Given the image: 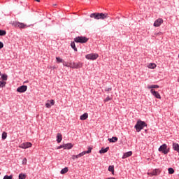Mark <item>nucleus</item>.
<instances>
[{
    "label": "nucleus",
    "mask_w": 179,
    "mask_h": 179,
    "mask_svg": "<svg viewBox=\"0 0 179 179\" xmlns=\"http://www.w3.org/2000/svg\"><path fill=\"white\" fill-rule=\"evenodd\" d=\"M86 59H91V61H94L99 58V54L97 53H91L85 55Z\"/></svg>",
    "instance_id": "423d86ee"
},
{
    "label": "nucleus",
    "mask_w": 179,
    "mask_h": 179,
    "mask_svg": "<svg viewBox=\"0 0 179 179\" xmlns=\"http://www.w3.org/2000/svg\"><path fill=\"white\" fill-rule=\"evenodd\" d=\"M54 6H57V4H54Z\"/></svg>",
    "instance_id": "37998d69"
},
{
    "label": "nucleus",
    "mask_w": 179,
    "mask_h": 179,
    "mask_svg": "<svg viewBox=\"0 0 179 179\" xmlns=\"http://www.w3.org/2000/svg\"><path fill=\"white\" fill-rule=\"evenodd\" d=\"M35 1H36V2H40V0H35Z\"/></svg>",
    "instance_id": "79ce46f5"
},
{
    "label": "nucleus",
    "mask_w": 179,
    "mask_h": 179,
    "mask_svg": "<svg viewBox=\"0 0 179 179\" xmlns=\"http://www.w3.org/2000/svg\"><path fill=\"white\" fill-rule=\"evenodd\" d=\"M148 89H159V85H148Z\"/></svg>",
    "instance_id": "b1692460"
},
{
    "label": "nucleus",
    "mask_w": 179,
    "mask_h": 179,
    "mask_svg": "<svg viewBox=\"0 0 179 179\" xmlns=\"http://www.w3.org/2000/svg\"><path fill=\"white\" fill-rule=\"evenodd\" d=\"M5 86H6V81L0 78V87H5Z\"/></svg>",
    "instance_id": "412c9836"
},
{
    "label": "nucleus",
    "mask_w": 179,
    "mask_h": 179,
    "mask_svg": "<svg viewBox=\"0 0 179 179\" xmlns=\"http://www.w3.org/2000/svg\"><path fill=\"white\" fill-rule=\"evenodd\" d=\"M159 152H162V153H164V155H167L169 152H170V149L167 148V144H163L161 145L159 149Z\"/></svg>",
    "instance_id": "39448f33"
},
{
    "label": "nucleus",
    "mask_w": 179,
    "mask_h": 179,
    "mask_svg": "<svg viewBox=\"0 0 179 179\" xmlns=\"http://www.w3.org/2000/svg\"><path fill=\"white\" fill-rule=\"evenodd\" d=\"M129 156H132V151H129L124 153L122 157V159H127V157H129Z\"/></svg>",
    "instance_id": "2eb2a0df"
},
{
    "label": "nucleus",
    "mask_w": 179,
    "mask_h": 179,
    "mask_svg": "<svg viewBox=\"0 0 179 179\" xmlns=\"http://www.w3.org/2000/svg\"><path fill=\"white\" fill-rule=\"evenodd\" d=\"M83 66V63L79 62L78 63L76 62H70L69 63V68H71L72 69H79V68H82Z\"/></svg>",
    "instance_id": "20e7f679"
},
{
    "label": "nucleus",
    "mask_w": 179,
    "mask_h": 179,
    "mask_svg": "<svg viewBox=\"0 0 179 179\" xmlns=\"http://www.w3.org/2000/svg\"><path fill=\"white\" fill-rule=\"evenodd\" d=\"M72 159L75 160V159H78V157H76V155H73Z\"/></svg>",
    "instance_id": "a19ab883"
},
{
    "label": "nucleus",
    "mask_w": 179,
    "mask_h": 179,
    "mask_svg": "<svg viewBox=\"0 0 179 179\" xmlns=\"http://www.w3.org/2000/svg\"><path fill=\"white\" fill-rule=\"evenodd\" d=\"M92 152V148H88V150L87 151H83L80 152V154L76 155L77 159H79V157H82V156H85L86 154H89Z\"/></svg>",
    "instance_id": "6e6552de"
},
{
    "label": "nucleus",
    "mask_w": 179,
    "mask_h": 179,
    "mask_svg": "<svg viewBox=\"0 0 179 179\" xmlns=\"http://www.w3.org/2000/svg\"><path fill=\"white\" fill-rule=\"evenodd\" d=\"M19 179H26V174L24 173H20L18 176Z\"/></svg>",
    "instance_id": "c85d7f7f"
},
{
    "label": "nucleus",
    "mask_w": 179,
    "mask_h": 179,
    "mask_svg": "<svg viewBox=\"0 0 179 179\" xmlns=\"http://www.w3.org/2000/svg\"><path fill=\"white\" fill-rule=\"evenodd\" d=\"M71 47L74 50V51H78V48H76V45H75V42L71 43Z\"/></svg>",
    "instance_id": "bb28decb"
},
{
    "label": "nucleus",
    "mask_w": 179,
    "mask_h": 179,
    "mask_svg": "<svg viewBox=\"0 0 179 179\" xmlns=\"http://www.w3.org/2000/svg\"><path fill=\"white\" fill-rule=\"evenodd\" d=\"M87 118H89V114H87V113L83 114L80 117V120H81V121H85V120H87Z\"/></svg>",
    "instance_id": "4468645a"
},
{
    "label": "nucleus",
    "mask_w": 179,
    "mask_h": 179,
    "mask_svg": "<svg viewBox=\"0 0 179 179\" xmlns=\"http://www.w3.org/2000/svg\"><path fill=\"white\" fill-rule=\"evenodd\" d=\"M62 141V134L59 133L57 135V143H61Z\"/></svg>",
    "instance_id": "f3484780"
},
{
    "label": "nucleus",
    "mask_w": 179,
    "mask_h": 179,
    "mask_svg": "<svg viewBox=\"0 0 179 179\" xmlns=\"http://www.w3.org/2000/svg\"><path fill=\"white\" fill-rule=\"evenodd\" d=\"M0 76H1V71H0Z\"/></svg>",
    "instance_id": "a18cd8bd"
},
{
    "label": "nucleus",
    "mask_w": 179,
    "mask_h": 179,
    "mask_svg": "<svg viewBox=\"0 0 179 179\" xmlns=\"http://www.w3.org/2000/svg\"><path fill=\"white\" fill-rule=\"evenodd\" d=\"M22 164H27V159L24 158L22 160Z\"/></svg>",
    "instance_id": "e433bc0d"
},
{
    "label": "nucleus",
    "mask_w": 179,
    "mask_h": 179,
    "mask_svg": "<svg viewBox=\"0 0 179 179\" xmlns=\"http://www.w3.org/2000/svg\"><path fill=\"white\" fill-rule=\"evenodd\" d=\"M1 138H2L3 141H5V139H6V138H8V134L6 132L3 131L2 133Z\"/></svg>",
    "instance_id": "cd10ccee"
},
{
    "label": "nucleus",
    "mask_w": 179,
    "mask_h": 179,
    "mask_svg": "<svg viewBox=\"0 0 179 179\" xmlns=\"http://www.w3.org/2000/svg\"><path fill=\"white\" fill-rule=\"evenodd\" d=\"M108 149H110V147H106V148H102L100 150L99 153L101 154L107 153V152H108Z\"/></svg>",
    "instance_id": "a211bd4d"
},
{
    "label": "nucleus",
    "mask_w": 179,
    "mask_h": 179,
    "mask_svg": "<svg viewBox=\"0 0 179 179\" xmlns=\"http://www.w3.org/2000/svg\"><path fill=\"white\" fill-rule=\"evenodd\" d=\"M57 62H64V60L61 57H56Z\"/></svg>",
    "instance_id": "72a5a7b5"
},
{
    "label": "nucleus",
    "mask_w": 179,
    "mask_h": 179,
    "mask_svg": "<svg viewBox=\"0 0 179 179\" xmlns=\"http://www.w3.org/2000/svg\"><path fill=\"white\" fill-rule=\"evenodd\" d=\"M172 146H173V150H175V152H178V155H179V145H178V143H173Z\"/></svg>",
    "instance_id": "ddd939ff"
},
{
    "label": "nucleus",
    "mask_w": 179,
    "mask_h": 179,
    "mask_svg": "<svg viewBox=\"0 0 179 179\" xmlns=\"http://www.w3.org/2000/svg\"><path fill=\"white\" fill-rule=\"evenodd\" d=\"M108 141L111 143H115V142H117V141H118V138H117V137H112L111 138H108Z\"/></svg>",
    "instance_id": "aec40b11"
},
{
    "label": "nucleus",
    "mask_w": 179,
    "mask_h": 179,
    "mask_svg": "<svg viewBox=\"0 0 179 179\" xmlns=\"http://www.w3.org/2000/svg\"><path fill=\"white\" fill-rule=\"evenodd\" d=\"M0 79H1V80H4V81L6 82V80H8V74H2V73H1Z\"/></svg>",
    "instance_id": "6ab92c4d"
},
{
    "label": "nucleus",
    "mask_w": 179,
    "mask_h": 179,
    "mask_svg": "<svg viewBox=\"0 0 179 179\" xmlns=\"http://www.w3.org/2000/svg\"><path fill=\"white\" fill-rule=\"evenodd\" d=\"M54 104H55V101H54V99L48 100L45 103V107L46 108H51V106H54Z\"/></svg>",
    "instance_id": "9b49d317"
},
{
    "label": "nucleus",
    "mask_w": 179,
    "mask_h": 179,
    "mask_svg": "<svg viewBox=\"0 0 179 179\" xmlns=\"http://www.w3.org/2000/svg\"><path fill=\"white\" fill-rule=\"evenodd\" d=\"M178 82H179V78H178Z\"/></svg>",
    "instance_id": "c03bdc74"
},
{
    "label": "nucleus",
    "mask_w": 179,
    "mask_h": 179,
    "mask_svg": "<svg viewBox=\"0 0 179 179\" xmlns=\"http://www.w3.org/2000/svg\"><path fill=\"white\" fill-rule=\"evenodd\" d=\"M110 100H111V98H110V96H107V97L105 99L104 101H105V102H107V101H110Z\"/></svg>",
    "instance_id": "4c0bfd02"
},
{
    "label": "nucleus",
    "mask_w": 179,
    "mask_h": 179,
    "mask_svg": "<svg viewBox=\"0 0 179 179\" xmlns=\"http://www.w3.org/2000/svg\"><path fill=\"white\" fill-rule=\"evenodd\" d=\"M3 48V43H2L1 41H0V50Z\"/></svg>",
    "instance_id": "58836bf2"
},
{
    "label": "nucleus",
    "mask_w": 179,
    "mask_h": 179,
    "mask_svg": "<svg viewBox=\"0 0 179 179\" xmlns=\"http://www.w3.org/2000/svg\"><path fill=\"white\" fill-rule=\"evenodd\" d=\"M162 23H163V19L159 18L155 21L154 27H160V26L162 25Z\"/></svg>",
    "instance_id": "1a4fd4ad"
},
{
    "label": "nucleus",
    "mask_w": 179,
    "mask_h": 179,
    "mask_svg": "<svg viewBox=\"0 0 179 179\" xmlns=\"http://www.w3.org/2000/svg\"><path fill=\"white\" fill-rule=\"evenodd\" d=\"M0 36H6V31L0 29Z\"/></svg>",
    "instance_id": "7c9ffc66"
},
{
    "label": "nucleus",
    "mask_w": 179,
    "mask_h": 179,
    "mask_svg": "<svg viewBox=\"0 0 179 179\" xmlns=\"http://www.w3.org/2000/svg\"><path fill=\"white\" fill-rule=\"evenodd\" d=\"M63 66H66V68H69V64H68L67 62H63Z\"/></svg>",
    "instance_id": "f704fd0d"
},
{
    "label": "nucleus",
    "mask_w": 179,
    "mask_h": 179,
    "mask_svg": "<svg viewBox=\"0 0 179 179\" xmlns=\"http://www.w3.org/2000/svg\"><path fill=\"white\" fill-rule=\"evenodd\" d=\"M15 26H17V27H20V29H24V27H26V24L22 22H16Z\"/></svg>",
    "instance_id": "dca6fc26"
},
{
    "label": "nucleus",
    "mask_w": 179,
    "mask_h": 179,
    "mask_svg": "<svg viewBox=\"0 0 179 179\" xmlns=\"http://www.w3.org/2000/svg\"><path fill=\"white\" fill-rule=\"evenodd\" d=\"M108 171H111V173H113V174H114V166H109Z\"/></svg>",
    "instance_id": "c756f323"
},
{
    "label": "nucleus",
    "mask_w": 179,
    "mask_h": 179,
    "mask_svg": "<svg viewBox=\"0 0 179 179\" xmlns=\"http://www.w3.org/2000/svg\"><path fill=\"white\" fill-rule=\"evenodd\" d=\"M0 175H1V172H0Z\"/></svg>",
    "instance_id": "49530a36"
},
{
    "label": "nucleus",
    "mask_w": 179,
    "mask_h": 179,
    "mask_svg": "<svg viewBox=\"0 0 179 179\" xmlns=\"http://www.w3.org/2000/svg\"><path fill=\"white\" fill-rule=\"evenodd\" d=\"M62 148H65V145H62L57 148V149H62Z\"/></svg>",
    "instance_id": "ea45409f"
},
{
    "label": "nucleus",
    "mask_w": 179,
    "mask_h": 179,
    "mask_svg": "<svg viewBox=\"0 0 179 179\" xmlns=\"http://www.w3.org/2000/svg\"><path fill=\"white\" fill-rule=\"evenodd\" d=\"M68 167L62 169L60 171V174H66V173H68Z\"/></svg>",
    "instance_id": "393cba45"
},
{
    "label": "nucleus",
    "mask_w": 179,
    "mask_h": 179,
    "mask_svg": "<svg viewBox=\"0 0 179 179\" xmlns=\"http://www.w3.org/2000/svg\"><path fill=\"white\" fill-rule=\"evenodd\" d=\"M148 68H149L150 69H155V68H156V64L150 63L148 66Z\"/></svg>",
    "instance_id": "4be33fe9"
},
{
    "label": "nucleus",
    "mask_w": 179,
    "mask_h": 179,
    "mask_svg": "<svg viewBox=\"0 0 179 179\" xmlns=\"http://www.w3.org/2000/svg\"><path fill=\"white\" fill-rule=\"evenodd\" d=\"M145 127H148L146 122L142 120H138L137 121L136 125L134 126V128L136 132H141V131H142V129H143Z\"/></svg>",
    "instance_id": "f03ea898"
},
{
    "label": "nucleus",
    "mask_w": 179,
    "mask_h": 179,
    "mask_svg": "<svg viewBox=\"0 0 179 179\" xmlns=\"http://www.w3.org/2000/svg\"><path fill=\"white\" fill-rule=\"evenodd\" d=\"M150 176H157L159 174V169H155L150 173Z\"/></svg>",
    "instance_id": "a878e982"
},
{
    "label": "nucleus",
    "mask_w": 179,
    "mask_h": 179,
    "mask_svg": "<svg viewBox=\"0 0 179 179\" xmlns=\"http://www.w3.org/2000/svg\"><path fill=\"white\" fill-rule=\"evenodd\" d=\"M32 144L30 142L23 143L19 147L21 149H29V148H31Z\"/></svg>",
    "instance_id": "0eeeda50"
},
{
    "label": "nucleus",
    "mask_w": 179,
    "mask_h": 179,
    "mask_svg": "<svg viewBox=\"0 0 179 179\" xmlns=\"http://www.w3.org/2000/svg\"><path fill=\"white\" fill-rule=\"evenodd\" d=\"M13 176H12V175H10V176L6 175V176H4L3 179H13Z\"/></svg>",
    "instance_id": "473e14b6"
},
{
    "label": "nucleus",
    "mask_w": 179,
    "mask_h": 179,
    "mask_svg": "<svg viewBox=\"0 0 179 179\" xmlns=\"http://www.w3.org/2000/svg\"><path fill=\"white\" fill-rule=\"evenodd\" d=\"M75 43H80L81 44H84L85 43H87L89 41V38H86V36H77L74 38Z\"/></svg>",
    "instance_id": "7ed1b4c3"
},
{
    "label": "nucleus",
    "mask_w": 179,
    "mask_h": 179,
    "mask_svg": "<svg viewBox=\"0 0 179 179\" xmlns=\"http://www.w3.org/2000/svg\"><path fill=\"white\" fill-rule=\"evenodd\" d=\"M73 147L72 143L64 144V149H72Z\"/></svg>",
    "instance_id": "5701e85b"
},
{
    "label": "nucleus",
    "mask_w": 179,
    "mask_h": 179,
    "mask_svg": "<svg viewBox=\"0 0 179 179\" xmlns=\"http://www.w3.org/2000/svg\"><path fill=\"white\" fill-rule=\"evenodd\" d=\"M90 17L96 19V20H99V19L104 20V19H107L108 17V13H93L90 14Z\"/></svg>",
    "instance_id": "f257e3e1"
},
{
    "label": "nucleus",
    "mask_w": 179,
    "mask_h": 179,
    "mask_svg": "<svg viewBox=\"0 0 179 179\" xmlns=\"http://www.w3.org/2000/svg\"><path fill=\"white\" fill-rule=\"evenodd\" d=\"M27 90V85H22L17 89L18 93H24Z\"/></svg>",
    "instance_id": "9d476101"
},
{
    "label": "nucleus",
    "mask_w": 179,
    "mask_h": 179,
    "mask_svg": "<svg viewBox=\"0 0 179 179\" xmlns=\"http://www.w3.org/2000/svg\"><path fill=\"white\" fill-rule=\"evenodd\" d=\"M150 93L152 94V96H155L156 99H162L160 94L157 91H155L154 89L150 90Z\"/></svg>",
    "instance_id": "f8f14e48"
},
{
    "label": "nucleus",
    "mask_w": 179,
    "mask_h": 179,
    "mask_svg": "<svg viewBox=\"0 0 179 179\" xmlns=\"http://www.w3.org/2000/svg\"><path fill=\"white\" fill-rule=\"evenodd\" d=\"M113 90L112 87H106L105 88V92H111Z\"/></svg>",
    "instance_id": "c9c22d12"
},
{
    "label": "nucleus",
    "mask_w": 179,
    "mask_h": 179,
    "mask_svg": "<svg viewBox=\"0 0 179 179\" xmlns=\"http://www.w3.org/2000/svg\"><path fill=\"white\" fill-rule=\"evenodd\" d=\"M168 171L169 174H174V169L173 168H169Z\"/></svg>",
    "instance_id": "2f4dec72"
}]
</instances>
